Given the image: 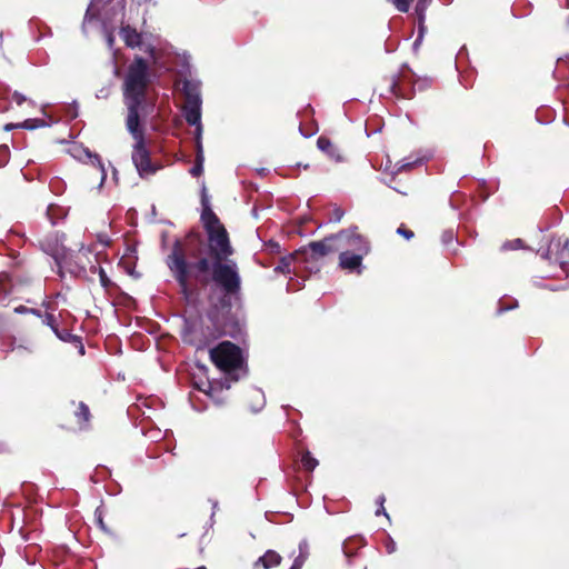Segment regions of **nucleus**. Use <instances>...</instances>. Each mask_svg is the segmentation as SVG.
<instances>
[{
	"instance_id": "obj_1",
	"label": "nucleus",
	"mask_w": 569,
	"mask_h": 569,
	"mask_svg": "<svg viewBox=\"0 0 569 569\" xmlns=\"http://www.w3.org/2000/svg\"><path fill=\"white\" fill-rule=\"evenodd\" d=\"M201 220L208 233L209 257H200L197 261L189 262L184 249L177 241L167 258V266L186 297L189 293L190 279L201 284L213 280L227 293H236L240 289L241 280L237 262L230 259L233 249L228 232L210 208L203 210Z\"/></svg>"
},
{
	"instance_id": "obj_2",
	"label": "nucleus",
	"mask_w": 569,
	"mask_h": 569,
	"mask_svg": "<svg viewBox=\"0 0 569 569\" xmlns=\"http://www.w3.org/2000/svg\"><path fill=\"white\" fill-rule=\"evenodd\" d=\"M149 68L142 58H136L128 67L123 80V102L128 114L126 122L141 121L152 106L149 92Z\"/></svg>"
},
{
	"instance_id": "obj_3",
	"label": "nucleus",
	"mask_w": 569,
	"mask_h": 569,
	"mask_svg": "<svg viewBox=\"0 0 569 569\" xmlns=\"http://www.w3.org/2000/svg\"><path fill=\"white\" fill-rule=\"evenodd\" d=\"M123 8V0H92L84 16L83 31L88 32L93 27L100 28L106 36L108 47L112 49L113 24L122 22Z\"/></svg>"
},
{
	"instance_id": "obj_4",
	"label": "nucleus",
	"mask_w": 569,
	"mask_h": 569,
	"mask_svg": "<svg viewBox=\"0 0 569 569\" xmlns=\"http://www.w3.org/2000/svg\"><path fill=\"white\" fill-rule=\"evenodd\" d=\"M127 130L134 139L132 150V161L141 177L152 174L157 168L151 163L149 151L144 143L143 129L140 121H134L132 124L126 122Z\"/></svg>"
},
{
	"instance_id": "obj_5",
	"label": "nucleus",
	"mask_w": 569,
	"mask_h": 569,
	"mask_svg": "<svg viewBox=\"0 0 569 569\" xmlns=\"http://www.w3.org/2000/svg\"><path fill=\"white\" fill-rule=\"evenodd\" d=\"M210 358L219 369L226 372L240 368L243 361L240 348L230 341L220 342L212 348Z\"/></svg>"
},
{
	"instance_id": "obj_6",
	"label": "nucleus",
	"mask_w": 569,
	"mask_h": 569,
	"mask_svg": "<svg viewBox=\"0 0 569 569\" xmlns=\"http://www.w3.org/2000/svg\"><path fill=\"white\" fill-rule=\"evenodd\" d=\"M183 113L187 122L196 127V134L201 136V99L198 92H187Z\"/></svg>"
},
{
	"instance_id": "obj_7",
	"label": "nucleus",
	"mask_w": 569,
	"mask_h": 569,
	"mask_svg": "<svg viewBox=\"0 0 569 569\" xmlns=\"http://www.w3.org/2000/svg\"><path fill=\"white\" fill-rule=\"evenodd\" d=\"M339 238V243L346 246L345 250H350L351 252H359L360 254H367L369 252V243L367 240L356 232L355 229L342 230L337 233Z\"/></svg>"
},
{
	"instance_id": "obj_8",
	"label": "nucleus",
	"mask_w": 569,
	"mask_h": 569,
	"mask_svg": "<svg viewBox=\"0 0 569 569\" xmlns=\"http://www.w3.org/2000/svg\"><path fill=\"white\" fill-rule=\"evenodd\" d=\"M568 247V238L552 239L550 241L548 249L541 256L548 260H553L555 262H558L562 266L566 262V258L569 256Z\"/></svg>"
},
{
	"instance_id": "obj_9",
	"label": "nucleus",
	"mask_w": 569,
	"mask_h": 569,
	"mask_svg": "<svg viewBox=\"0 0 569 569\" xmlns=\"http://www.w3.org/2000/svg\"><path fill=\"white\" fill-rule=\"evenodd\" d=\"M310 250L318 256H326L346 248L339 243L337 234L325 238L322 241H315L309 244Z\"/></svg>"
},
{
	"instance_id": "obj_10",
	"label": "nucleus",
	"mask_w": 569,
	"mask_h": 569,
	"mask_svg": "<svg viewBox=\"0 0 569 569\" xmlns=\"http://www.w3.org/2000/svg\"><path fill=\"white\" fill-rule=\"evenodd\" d=\"M339 266L350 272L361 273V262L366 254L351 252L350 250H340Z\"/></svg>"
},
{
	"instance_id": "obj_11",
	"label": "nucleus",
	"mask_w": 569,
	"mask_h": 569,
	"mask_svg": "<svg viewBox=\"0 0 569 569\" xmlns=\"http://www.w3.org/2000/svg\"><path fill=\"white\" fill-rule=\"evenodd\" d=\"M302 252L298 251L286 257H282L279 263L276 266L274 272L282 274H289L291 272L297 273L298 264L302 262Z\"/></svg>"
},
{
	"instance_id": "obj_12",
	"label": "nucleus",
	"mask_w": 569,
	"mask_h": 569,
	"mask_svg": "<svg viewBox=\"0 0 569 569\" xmlns=\"http://www.w3.org/2000/svg\"><path fill=\"white\" fill-rule=\"evenodd\" d=\"M281 557L278 552L273 550H268L262 557H260L256 563L254 569H258L261 565L263 569H270L272 567H276L280 563Z\"/></svg>"
},
{
	"instance_id": "obj_13",
	"label": "nucleus",
	"mask_w": 569,
	"mask_h": 569,
	"mask_svg": "<svg viewBox=\"0 0 569 569\" xmlns=\"http://www.w3.org/2000/svg\"><path fill=\"white\" fill-rule=\"evenodd\" d=\"M318 148L327 153L330 158L335 159L336 161H340L341 157L338 152V149L333 146V143L326 137H319L317 141Z\"/></svg>"
},
{
	"instance_id": "obj_14",
	"label": "nucleus",
	"mask_w": 569,
	"mask_h": 569,
	"mask_svg": "<svg viewBox=\"0 0 569 569\" xmlns=\"http://www.w3.org/2000/svg\"><path fill=\"white\" fill-rule=\"evenodd\" d=\"M120 34L128 47L134 48L138 47L141 42L140 34L130 27L121 28Z\"/></svg>"
},
{
	"instance_id": "obj_15",
	"label": "nucleus",
	"mask_w": 569,
	"mask_h": 569,
	"mask_svg": "<svg viewBox=\"0 0 569 569\" xmlns=\"http://www.w3.org/2000/svg\"><path fill=\"white\" fill-rule=\"evenodd\" d=\"M83 153L86 154V158L92 163V164H97L98 168L100 169L101 171V183L104 181L106 177H107V172H106V169L103 167V163L101 162V159L98 154L96 153H92L91 151H89L88 149H83L82 150Z\"/></svg>"
},
{
	"instance_id": "obj_16",
	"label": "nucleus",
	"mask_w": 569,
	"mask_h": 569,
	"mask_svg": "<svg viewBox=\"0 0 569 569\" xmlns=\"http://www.w3.org/2000/svg\"><path fill=\"white\" fill-rule=\"evenodd\" d=\"M301 463L305 469L312 471L318 466V460L309 451H306L301 457Z\"/></svg>"
},
{
	"instance_id": "obj_17",
	"label": "nucleus",
	"mask_w": 569,
	"mask_h": 569,
	"mask_svg": "<svg viewBox=\"0 0 569 569\" xmlns=\"http://www.w3.org/2000/svg\"><path fill=\"white\" fill-rule=\"evenodd\" d=\"M17 126H20L21 128H24V129L32 130L36 128L44 127L46 122L40 119H27L22 123H17Z\"/></svg>"
},
{
	"instance_id": "obj_18",
	"label": "nucleus",
	"mask_w": 569,
	"mask_h": 569,
	"mask_svg": "<svg viewBox=\"0 0 569 569\" xmlns=\"http://www.w3.org/2000/svg\"><path fill=\"white\" fill-rule=\"evenodd\" d=\"M91 272H93V273L98 272L101 286L103 288H106V289L109 288V286L111 284V281L108 278V276H107L106 271L103 270V268L92 266L91 267Z\"/></svg>"
},
{
	"instance_id": "obj_19",
	"label": "nucleus",
	"mask_w": 569,
	"mask_h": 569,
	"mask_svg": "<svg viewBox=\"0 0 569 569\" xmlns=\"http://www.w3.org/2000/svg\"><path fill=\"white\" fill-rule=\"evenodd\" d=\"M431 3V0H418L416 4V12L418 18L425 19V12L428 6Z\"/></svg>"
},
{
	"instance_id": "obj_20",
	"label": "nucleus",
	"mask_w": 569,
	"mask_h": 569,
	"mask_svg": "<svg viewBox=\"0 0 569 569\" xmlns=\"http://www.w3.org/2000/svg\"><path fill=\"white\" fill-rule=\"evenodd\" d=\"M76 415L82 421H89L90 411L89 408L83 402L79 403L78 411L76 412Z\"/></svg>"
},
{
	"instance_id": "obj_21",
	"label": "nucleus",
	"mask_w": 569,
	"mask_h": 569,
	"mask_svg": "<svg viewBox=\"0 0 569 569\" xmlns=\"http://www.w3.org/2000/svg\"><path fill=\"white\" fill-rule=\"evenodd\" d=\"M196 146H197V158L196 163H201L203 166V150H202V143H201V136L196 134Z\"/></svg>"
},
{
	"instance_id": "obj_22",
	"label": "nucleus",
	"mask_w": 569,
	"mask_h": 569,
	"mask_svg": "<svg viewBox=\"0 0 569 569\" xmlns=\"http://www.w3.org/2000/svg\"><path fill=\"white\" fill-rule=\"evenodd\" d=\"M389 1L397 8L398 11L407 12L409 10L411 0H389Z\"/></svg>"
},
{
	"instance_id": "obj_23",
	"label": "nucleus",
	"mask_w": 569,
	"mask_h": 569,
	"mask_svg": "<svg viewBox=\"0 0 569 569\" xmlns=\"http://www.w3.org/2000/svg\"><path fill=\"white\" fill-rule=\"evenodd\" d=\"M10 150L6 144L0 146V168L9 161Z\"/></svg>"
},
{
	"instance_id": "obj_24",
	"label": "nucleus",
	"mask_w": 569,
	"mask_h": 569,
	"mask_svg": "<svg viewBox=\"0 0 569 569\" xmlns=\"http://www.w3.org/2000/svg\"><path fill=\"white\" fill-rule=\"evenodd\" d=\"M345 212L342 209L340 208H335L332 209V211L330 212V217H329V220L332 221V222H339L342 217H343Z\"/></svg>"
},
{
	"instance_id": "obj_25",
	"label": "nucleus",
	"mask_w": 569,
	"mask_h": 569,
	"mask_svg": "<svg viewBox=\"0 0 569 569\" xmlns=\"http://www.w3.org/2000/svg\"><path fill=\"white\" fill-rule=\"evenodd\" d=\"M252 397L256 398L258 400V407L254 408V411H258L264 403V397H263V393L258 390V389H254L252 390Z\"/></svg>"
},
{
	"instance_id": "obj_26",
	"label": "nucleus",
	"mask_w": 569,
	"mask_h": 569,
	"mask_svg": "<svg viewBox=\"0 0 569 569\" xmlns=\"http://www.w3.org/2000/svg\"><path fill=\"white\" fill-rule=\"evenodd\" d=\"M307 558H308V557H306V555H299V556L295 559V561H293V563H292L291 568H293V569H301V568H302V566H303V563H305V561L307 560Z\"/></svg>"
},
{
	"instance_id": "obj_27",
	"label": "nucleus",
	"mask_w": 569,
	"mask_h": 569,
	"mask_svg": "<svg viewBox=\"0 0 569 569\" xmlns=\"http://www.w3.org/2000/svg\"><path fill=\"white\" fill-rule=\"evenodd\" d=\"M397 233L403 236L408 240L413 237V232L411 230L405 229L403 227H399L397 229Z\"/></svg>"
},
{
	"instance_id": "obj_28",
	"label": "nucleus",
	"mask_w": 569,
	"mask_h": 569,
	"mask_svg": "<svg viewBox=\"0 0 569 569\" xmlns=\"http://www.w3.org/2000/svg\"><path fill=\"white\" fill-rule=\"evenodd\" d=\"M203 166L201 163H196L194 167L190 170V173L194 177H198L202 173Z\"/></svg>"
},
{
	"instance_id": "obj_29",
	"label": "nucleus",
	"mask_w": 569,
	"mask_h": 569,
	"mask_svg": "<svg viewBox=\"0 0 569 569\" xmlns=\"http://www.w3.org/2000/svg\"><path fill=\"white\" fill-rule=\"evenodd\" d=\"M54 331H56L57 336H58L61 340H63V341H67V340H69V339H76V337H74L73 335L69 333L68 331H64V332H61V333H60V332H58L57 330H54Z\"/></svg>"
},
{
	"instance_id": "obj_30",
	"label": "nucleus",
	"mask_w": 569,
	"mask_h": 569,
	"mask_svg": "<svg viewBox=\"0 0 569 569\" xmlns=\"http://www.w3.org/2000/svg\"><path fill=\"white\" fill-rule=\"evenodd\" d=\"M299 555H306V557H308V543L306 540L299 543Z\"/></svg>"
},
{
	"instance_id": "obj_31",
	"label": "nucleus",
	"mask_w": 569,
	"mask_h": 569,
	"mask_svg": "<svg viewBox=\"0 0 569 569\" xmlns=\"http://www.w3.org/2000/svg\"><path fill=\"white\" fill-rule=\"evenodd\" d=\"M12 99L17 102V104H22L26 101V97L19 92H14Z\"/></svg>"
},
{
	"instance_id": "obj_32",
	"label": "nucleus",
	"mask_w": 569,
	"mask_h": 569,
	"mask_svg": "<svg viewBox=\"0 0 569 569\" xmlns=\"http://www.w3.org/2000/svg\"><path fill=\"white\" fill-rule=\"evenodd\" d=\"M9 278V276L7 273H1L0 274V289L3 291V292H7L8 289L7 287L4 286V280H7Z\"/></svg>"
},
{
	"instance_id": "obj_33",
	"label": "nucleus",
	"mask_w": 569,
	"mask_h": 569,
	"mask_svg": "<svg viewBox=\"0 0 569 569\" xmlns=\"http://www.w3.org/2000/svg\"><path fill=\"white\" fill-rule=\"evenodd\" d=\"M380 515H383V516H386V517L389 519V515L386 512V510H385V507H383V506H380V507L378 508V510L376 511V516H380Z\"/></svg>"
},
{
	"instance_id": "obj_34",
	"label": "nucleus",
	"mask_w": 569,
	"mask_h": 569,
	"mask_svg": "<svg viewBox=\"0 0 569 569\" xmlns=\"http://www.w3.org/2000/svg\"><path fill=\"white\" fill-rule=\"evenodd\" d=\"M412 166H413V162H403V163H401V166L399 167L398 171L409 169V168H411Z\"/></svg>"
},
{
	"instance_id": "obj_35",
	"label": "nucleus",
	"mask_w": 569,
	"mask_h": 569,
	"mask_svg": "<svg viewBox=\"0 0 569 569\" xmlns=\"http://www.w3.org/2000/svg\"><path fill=\"white\" fill-rule=\"evenodd\" d=\"M109 96V89H102L100 90V92L97 94V98H107Z\"/></svg>"
},
{
	"instance_id": "obj_36",
	"label": "nucleus",
	"mask_w": 569,
	"mask_h": 569,
	"mask_svg": "<svg viewBox=\"0 0 569 569\" xmlns=\"http://www.w3.org/2000/svg\"><path fill=\"white\" fill-rule=\"evenodd\" d=\"M425 31H426V27L423 26V19L419 18V34L423 36Z\"/></svg>"
},
{
	"instance_id": "obj_37",
	"label": "nucleus",
	"mask_w": 569,
	"mask_h": 569,
	"mask_svg": "<svg viewBox=\"0 0 569 569\" xmlns=\"http://www.w3.org/2000/svg\"><path fill=\"white\" fill-rule=\"evenodd\" d=\"M388 552L392 553L396 549V545L393 541L390 542V545L387 546Z\"/></svg>"
},
{
	"instance_id": "obj_38",
	"label": "nucleus",
	"mask_w": 569,
	"mask_h": 569,
	"mask_svg": "<svg viewBox=\"0 0 569 569\" xmlns=\"http://www.w3.org/2000/svg\"><path fill=\"white\" fill-rule=\"evenodd\" d=\"M421 41H422V34H419L417 40L413 43L415 49L418 48V46L421 43Z\"/></svg>"
},
{
	"instance_id": "obj_39",
	"label": "nucleus",
	"mask_w": 569,
	"mask_h": 569,
	"mask_svg": "<svg viewBox=\"0 0 569 569\" xmlns=\"http://www.w3.org/2000/svg\"><path fill=\"white\" fill-rule=\"evenodd\" d=\"M13 128H21V127H20V126H17V123H16V124H14V123H9V124H6V127H4V129H6L7 131H9V130H11V129H13Z\"/></svg>"
},
{
	"instance_id": "obj_40",
	"label": "nucleus",
	"mask_w": 569,
	"mask_h": 569,
	"mask_svg": "<svg viewBox=\"0 0 569 569\" xmlns=\"http://www.w3.org/2000/svg\"><path fill=\"white\" fill-rule=\"evenodd\" d=\"M453 236L451 232H447L443 234V241H449V240H452Z\"/></svg>"
},
{
	"instance_id": "obj_41",
	"label": "nucleus",
	"mask_w": 569,
	"mask_h": 569,
	"mask_svg": "<svg viewBox=\"0 0 569 569\" xmlns=\"http://www.w3.org/2000/svg\"><path fill=\"white\" fill-rule=\"evenodd\" d=\"M385 501H386L385 496H380V497H378V499H377V502L379 503V506H383Z\"/></svg>"
},
{
	"instance_id": "obj_42",
	"label": "nucleus",
	"mask_w": 569,
	"mask_h": 569,
	"mask_svg": "<svg viewBox=\"0 0 569 569\" xmlns=\"http://www.w3.org/2000/svg\"><path fill=\"white\" fill-rule=\"evenodd\" d=\"M296 289H297V288H296L295 283H293V281H292V280H290V281L288 282V290H296Z\"/></svg>"
},
{
	"instance_id": "obj_43",
	"label": "nucleus",
	"mask_w": 569,
	"mask_h": 569,
	"mask_svg": "<svg viewBox=\"0 0 569 569\" xmlns=\"http://www.w3.org/2000/svg\"><path fill=\"white\" fill-rule=\"evenodd\" d=\"M98 523H99V526H100L102 529H104V523H103V520H102V518H101L100 516H99V518H98Z\"/></svg>"
},
{
	"instance_id": "obj_44",
	"label": "nucleus",
	"mask_w": 569,
	"mask_h": 569,
	"mask_svg": "<svg viewBox=\"0 0 569 569\" xmlns=\"http://www.w3.org/2000/svg\"><path fill=\"white\" fill-rule=\"evenodd\" d=\"M519 243H520V240H519V239L515 240V241H513L512 249L518 248V244H519Z\"/></svg>"
},
{
	"instance_id": "obj_45",
	"label": "nucleus",
	"mask_w": 569,
	"mask_h": 569,
	"mask_svg": "<svg viewBox=\"0 0 569 569\" xmlns=\"http://www.w3.org/2000/svg\"><path fill=\"white\" fill-rule=\"evenodd\" d=\"M26 308L24 307H18L14 309L16 312H22Z\"/></svg>"
},
{
	"instance_id": "obj_46",
	"label": "nucleus",
	"mask_w": 569,
	"mask_h": 569,
	"mask_svg": "<svg viewBox=\"0 0 569 569\" xmlns=\"http://www.w3.org/2000/svg\"><path fill=\"white\" fill-rule=\"evenodd\" d=\"M272 246H273L276 249H278V248H279V244H277V243H273Z\"/></svg>"
},
{
	"instance_id": "obj_47",
	"label": "nucleus",
	"mask_w": 569,
	"mask_h": 569,
	"mask_svg": "<svg viewBox=\"0 0 569 569\" xmlns=\"http://www.w3.org/2000/svg\"><path fill=\"white\" fill-rule=\"evenodd\" d=\"M198 569H206V568L201 567V568H198Z\"/></svg>"
},
{
	"instance_id": "obj_48",
	"label": "nucleus",
	"mask_w": 569,
	"mask_h": 569,
	"mask_svg": "<svg viewBox=\"0 0 569 569\" xmlns=\"http://www.w3.org/2000/svg\"><path fill=\"white\" fill-rule=\"evenodd\" d=\"M290 569H293V568H290Z\"/></svg>"
}]
</instances>
